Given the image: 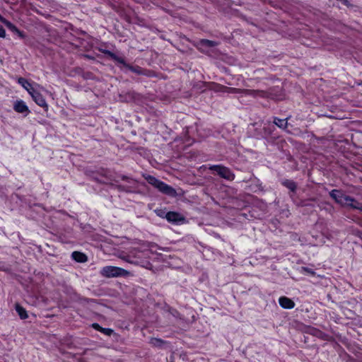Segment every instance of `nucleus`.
Returning a JSON list of instances; mask_svg holds the SVG:
<instances>
[{
  "mask_svg": "<svg viewBox=\"0 0 362 362\" xmlns=\"http://www.w3.org/2000/svg\"><path fill=\"white\" fill-rule=\"evenodd\" d=\"M122 66L138 75H145L148 76H151L150 74V71L144 69L139 66H132L129 64L126 63L125 60L124 61V63L122 64Z\"/></svg>",
  "mask_w": 362,
  "mask_h": 362,
  "instance_id": "6e6552de",
  "label": "nucleus"
},
{
  "mask_svg": "<svg viewBox=\"0 0 362 362\" xmlns=\"http://www.w3.org/2000/svg\"><path fill=\"white\" fill-rule=\"evenodd\" d=\"M144 177L150 185L156 187L161 193L170 197H175L177 196L176 190L164 182L158 180L152 175H147Z\"/></svg>",
  "mask_w": 362,
  "mask_h": 362,
  "instance_id": "f03ea898",
  "label": "nucleus"
},
{
  "mask_svg": "<svg viewBox=\"0 0 362 362\" xmlns=\"http://www.w3.org/2000/svg\"><path fill=\"white\" fill-rule=\"evenodd\" d=\"M209 169L216 172L221 177L227 180L232 181L235 179V174L228 168L222 165H210Z\"/></svg>",
  "mask_w": 362,
  "mask_h": 362,
  "instance_id": "423d86ee",
  "label": "nucleus"
},
{
  "mask_svg": "<svg viewBox=\"0 0 362 362\" xmlns=\"http://www.w3.org/2000/svg\"><path fill=\"white\" fill-rule=\"evenodd\" d=\"M1 23H4L8 29L16 34L21 38L23 39L25 37V35L23 31H21L15 25L6 18H4Z\"/></svg>",
  "mask_w": 362,
  "mask_h": 362,
  "instance_id": "ddd939ff",
  "label": "nucleus"
},
{
  "mask_svg": "<svg viewBox=\"0 0 362 362\" xmlns=\"http://www.w3.org/2000/svg\"><path fill=\"white\" fill-rule=\"evenodd\" d=\"M103 52L105 55H107L109 57H110L112 60H114L117 63L119 64L120 65H122L124 63V59L123 57H118L117 55H116L112 52H111L110 50H107V49H105L104 51H103Z\"/></svg>",
  "mask_w": 362,
  "mask_h": 362,
  "instance_id": "f3484780",
  "label": "nucleus"
},
{
  "mask_svg": "<svg viewBox=\"0 0 362 362\" xmlns=\"http://www.w3.org/2000/svg\"><path fill=\"white\" fill-rule=\"evenodd\" d=\"M301 269L311 276H314L315 274V272L312 269L303 267Z\"/></svg>",
  "mask_w": 362,
  "mask_h": 362,
  "instance_id": "5701e85b",
  "label": "nucleus"
},
{
  "mask_svg": "<svg viewBox=\"0 0 362 362\" xmlns=\"http://www.w3.org/2000/svg\"><path fill=\"white\" fill-rule=\"evenodd\" d=\"M329 194L340 206L362 211V203L354 197L346 195L342 190L334 189L330 191Z\"/></svg>",
  "mask_w": 362,
  "mask_h": 362,
  "instance_id": "f257e3e1",
  "label": "nucleus"
},
{
  "mask_svg": "<svg viewBox=\"0 0 362 362\" xmlns=\"http://www.w3.org/2000/svg\"><path fill=\"white\" fill-rule=\"evenodd\" d=\"M281 184L290 190L289 196L293 199V194L297 190V184L292 180L284 179L281 181Z\"/></svg>",
  "mask_w": 362,
  "mask_h": 362,
  "instance_id": "f8f14e48",
  "label": "nucleus"
},
{
  "mask_svg": "<svg viewBox=\"0 0 362 362\" xmlns=\"http://www.w3.org/2000/svg\"><path fill=\"white\" fill-rule=\"evenodd\" d=\"M155 213L156 214L157 216H158L160 217L165 218L166 213L162 209H156Z\"/></svg>",
  "mask_w": 362,
  "mask_h": 362,
  "instance_id": "b1692460",
  "label": "nucleus"
},
{
  "mask_svg": "<svg viewBox=\"0 0 362 362\" xmlns=\"http://www.w3.org/2000/svg\"><path fill=\"white\" fill-rule=\"evenodd\" d=\"M280 306L284 309H292L295 307V303L291 298L281 296L279 298Z\"/></svg>",
  "mask_w": 362,
  "mask_h": 362,
  "instance_id": "4468645a",
  "label": "nucleus"
},
{
  "mask_svg": "<svg viewBox=\"0 0 362 362\" xmlns=\"http://www.w3.org/2000/svg\"><path fill=\"white\" fill-rule=\"evenodd\" d=\"M309 204L305 201H302L299 206H308Z\"/></svg>",
  "mask_w": 362,
  "mask_h": 362,
  "instance_id": "a878e982",
  "label": "nucleus"
},
{
  "mask_svg": "<svg viewBox=\"0 0 362 362\" xmlns=\"http://www.w3.org/2000/svg\"><path fill=\"white\" fill-rule=\"evenodd\" d=\"M18 83L21 84L29 93L34 90L30 83L27 79L23 77H20L18 79Z\"/></svg>",
  "mask_w": 362,
  "mask_h": 362,
  "instance_id": "6ab92c4d",
  "label": "nucleus"
},
{
  "mask_svg": "<svg viewBox=\"0 0 362 362\" xmlns=\"http://www.w3.org/2000/svg\"><path fill=\"white\" fill-rule=\"evenodd\" d=\"M6 37V31L2 25H0V37L4 38Z\"/></svg>",
  "mask_w": 362,
  "mask_h": 362,
  "instance_id": "393cba45",
  "label": "nucleus"
},
{
  "mask_svg": "<svg viewBox=\"0 0 362 362\" xmlns=\"http://www.w3.org/2000/svg\"><path fill=\"white\" fill-rule=\"evenodd\" d=\"M30 94L36 104L40 107L47 109L48 105L46 103V100L40 93L34 89L30 92Z\"/></svg>",
  "mask_w": 362,
  "mask_h": 362,
  "instance_id": "9d476101",
  "label": "nucleus"
},
{
  "mask_svg": "<svg viewBox=\"0 0 362 362\" xmlns=\"http://www.w3.org/2000/svg\"><path fill=\"white\" fill-rule=\"evenodd\" d=\"M221 90L228 93H244L245 95L252 96L253 98H264L266 95V93L264 91L258 90L239 89L235 88L222 86Z\"/></svg>",
  "mask_w": 362,
  "mask_h": 362,
  "instance_id": "39448f33",
  "label": "nucleus"
},
{
  "mask_svg": "<svg viewBox=\"0 0 362 362\" xmlns=\"http://www.w3.org/2000/svg\"><path fill=\"white\" fill-rule=\"evenodd\" d=\"M92 327L94 328L95 330L99 331L104 334L107 336H111V334L113 333V330L110 328H103L98 323H93L92 325Z\"/></svg>",
  "mask_w": 362,
  "mask_h": 362,
  "instance_id": "a211bd4d",
  "label": "nucleus"
},
{
  "mask_svg": "<svg viewBox=\"0 0 362 362\" xmlns=\"http://www.w3.org/2000/svg\"><path fill=\"white\" fill-rule=\"evenodd\" d=\"M165 218L168 222L179 223L185 221V217L178 212L169 211L165 214Z\"/></svg>",
  "mask_w": 362,
  "mask_h": 362,
  "instance_id": "1a4fd4ad",
  "label": "nucleus"
},
{
  "mask_svg": "<svg viewBox=\"0 0 362 362\" xmlns=\"http://www.w3.org/2000/svg\"><path fill=\"white\" fill-rule=\"evenodd\" d=\"M165 343V341L161 339L151 338L150 339V344L156 347H161Z\"/></svg>",
  "mask_w": 362,
  "mask_h": 362,
  "instance_id": "4be33fe9",
  "label": "nucleus"
},
{
  "mask_svg": "<svg viewBox=\"0 0 362 362\" xmlns=\"http://www.w3.org/2000/svg\"><path fill=\"white\" fill-rule=\"evenodd\" d=\"M15 308L21 319L25 320L28 317V314L25 309L21 306L19 304H16Z\"/></svg>",
  "mask_w": 362,
  "mask_h": 362,
  "instance_id": "412c9836",
  "label": "nucleus"
},
{
  "mask_svg": "<svg viewBox=\"0 0 362 362\" xmlns=\"http://www.w3.org/2000/svg\"><path fill=\"white\" fill-rule=\"evenodd\" d=\"M218 44V43L216 41L209 40L206 39H202L199 42L200 49L214 47L217 46Z\"/></svg>",
  "mask_w": 362,
  "mask_h": 362,
  "instance_id": "dca6fc26",
  "label": "nucleus"
},
{
  "mask_svg": "<svg viewBox=\"0 0 362 362\" xmlns=\"http://www.w3.org/2000/svg\"><path fill=\"white\" fill-rule=\"evenodd\" d=\"M122 180L126 181V184H112V185L118 192H123L126 193H135L138 187V182L132 178L126 175L118 176Z\"/></svg>",
  "mask_w": 362,
  "mask_h": 362,
  "instance_id": "7ed1b4c3",
  "label": "nucleus"
},
{
  "mask_svg": "<svg viewBox=\"0 0 362 362\" xmlns=\"http://www.w3.org/2000/svg\"><path fill=\"white\" fill-rule=\"evenodd\" d=\"M13 110L18 113L25 114V115H28L30 113L28 107L22 100H16L15 102L13 105Z\"/></svg>",
  "mask_w": 362,
  "mask_h": 362,
  "instance_id": "9b49d317",
  "label": "nucleus"
},
{
  "mask_svg": "<svg viewBox=\"0 0 362 362\" xmlns=\"http://www.w3.org/2000/svg\"><path fill=\"white\" fill-rule=\"evenodd\" d=\"M5 18H4L1 14H0V22H2L3 20Z\"/></svg>",
  "mask_w": 362,
  "mask_h": 362,
  "instance_id": "bb28decb",
  "label": "nucleus"
},
{
  "mask_svg": "<svg viewBox=\"0 0 362 362\" xmlns=\"http://www.w3.org/2000/svg\"><path fill=\"white\" fill-rule=\"evenodd\" d=\"M288 118L279 119L278 117H274V124L278 127L282 129H286L288 127Z\"/></svg>",
  "mask_w": 362,
  "mask_h": 362,
  "instance_id": "aec40b11",
  "label": "nucleus"
},
{
  "mask_svg": "<svg viewBox=\"0 0 362 362\" xmlns=\"http://www.w3.org/2000/svg\"><path fill=\"white\" fill-rule=\"evenodd\" d=\"M275 130V127L270 122L264 123L262 128L255 129L254 136L257 139H266L269 141L273 138L272 134Z\"/></svg>",
  "mask_w": 362,
  "mask_h": 362,
  "instance_id": "20e7f679",
  "label": "nucleus"
},
{
  "mask_svg": "<svg viewBox=\"0 0 362 362\" xmlns=\"http://www.w3.org/2000/svg\"><path fill=\"white\" fill-rule=\"evenodd\" d=\"M71 257L77 262L83 263L88 260L87 256L81 252L74 251L71 254Z\"/></svg>",
  "mask_w": 362,
  "mask_h": 362,
  "instance_id": "2eb2a0df",
  "label": "nucleus"
},
{
  "mask_svg": "<svg viewBox=\"0 0 362 362\" xmlns=\"http://www.w3.org/2000/svg\"><path fill=\"white\" fill-rule=\"evenodd\" d=\"M100 273L103 276L110 278L125 276L128 272L120 267L106 266L101 269Z\"/></svg>",
  "mask_w": 362,
  "mask_h": 362,
  "instance_id": "0eeeda50",
  "label": "nucleus"
}]
</instances>
